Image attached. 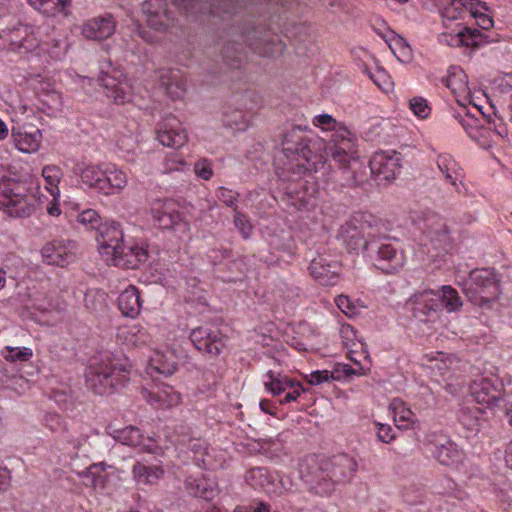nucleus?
Segmentation results:
<instances>
[{
    "label": "nucleus",
    "mask_w": 512,
    "mask_h": 512,
    "mask_svg": "<svg viewBox=\"0 0 512 512\" xmlns=\"http://www.w3.org/2000/svg\"><path fill=\"white\" fill-rule=\"evenodd\" d=\"M312 140L300 126L286 131L281 142L282 149L274 160L276 174L287 181H296L312 172H317L325 161L311 146Z\"/></svg>",
    "instance_id": "obj_1"
},
{
    "label": "nucleus",
    "mask_w": 512,
    "mask_h": 512,
    "mask_svg": "<svg viewBox=\"0 0 512 512\" xmlns=\"http://www.w3.org/2000/svg\"><path fill=\"white\" fill-rule=\"evenodd\" d=\"M223 41L221 55L223 61L233 67H239L244 55L245 44L255 53L271 57L282 53L284 44L280 37L263 25L244 24L224 31L220 36Z\"/></svg>",
    "instance_id": "obj_2"
},
{
    "label": "nucleus",
    "mask_w": 512,
    "mask_h": 512,
    "mask_svg": "<svg viewBox=\"0 0 512 512\" xmlns=\"http://www.w3.org/2000/svg\"><path fill=\"white\" fill-rule=\"evenodd\" d=\"M123 237L124 234L118 222H104L97 231L96 237L100 254L110 265L135 269L147 260L148 252L142 246L126 247Z\"/></svg>",
    "instance_id": "obj_3"
},
{
    "label": "nucleus",
    "mask_w": 512,
    "mask_h": 512,
    "mask_svg": "<svg viewBox=\"0 0 512 512\" xmlns=\"http://www.w3.org/2000/svg\"><path fill=\"white\" fill-rule=\"evenodd\" d=\"M87 389L95 394L105 395L118 391L129 380L125 364L108 353L93 356L85 370Z\"/></svg>",
    "instance_id": "obj_4"
},
{
    "label": "nucleus",
    "mask_w": 512,
    "mask_h": 512,
    "mask_svg": "<svg viewBox=\"0 0 512 512\" xmlns=\"http://www.w3.org/2000/svg\"><path fill=\"white\" fill-rule=\"evenodd\" d=\"M504 290L498 274L491 268L471 271L463 287L468 301L482 310L493 309Z\"/></svg>",
    "instance_id": "obj_5"
},
{
    "label": "nucleus",
    "mask_w": 512,
    "mask_h": 512,
    "mask_svg": "<svg viewBox=\"0 0 512 512\" xmlns=\"http://www.w3.org/2000/svg\"><path fill=\"white\" fill-rule=\"evenodd\" d=\"M325 153L331 158L342 174L343 185L352 186L357 183L356 170L361 166L359 158L355 156V144L352 134L346 128H340L332 134L331 140L325 146Z\"/></svg>",
    "instance_id": "obj_6"
},
{
    "label": "nucleus",
    "mask_w": 512,
    "mask_h": 512,
    "mask_svg": "<svg viewBox=\"0 0 512 512\" xmlns=\"http://www.w3.org/2000/svg\"><path fill=\"white\" fill-rule=\"evenodd\" d=\"M39 198L30 184L3 177L0 182V209L13 217H29L37 206Z\"/></svg>",
    "instance_id": "obj_7"
},
{
    "label": "nucleus",
    "mask_w": 512,
    "mask_h": 512,
    "mask_svg": "<svg viewBox=\"0 0 512 512\" xmlns=\"http://www.w3.org/2000/svg\"><path fill=\"white\" fill-rule=\"evenodd\" d=\"M367 256L377 269L386 274L398 272L405 263L399 241L386 234H376L370 239Z\"/></svg>",
    "instance_id": "obj_8"
},
{
    "label": "nucleus",
    "mask_w": 512,
    "mask_h": 512,
    "mask_svg": "<svg viewBox=\"0 0 512 512\" xmlns=\"http://www.w3.org/2000/svg\"><path fill=\"white\" fill-rule=\"evenodd\" d=\"M413 316L421 322H434L441 311L440 294L432 290H425L413 295L408 302Z\"/></svg>",
    "instance_id": "obj_9"
},
{
    "label": "nucleus",
    "mask_w": 512,
    "mask_h": 512,
    "mask_svg": "<svg viewBox=\"0 0 512 512\" xmlns=\"http://www.w3.org/2000/svg\"><path fill=\"white\" fill-rule=\"evenodd\" d=\"M429 450L435 460L444 466H454L461 462L463 453L457 444L444 434H431L428 438Z\"/></svg>",
    "instance_id": "obj_10"
},
{
    "label": "nucleus",
    "mask_w": 512,
    "mask_h": 512,
    "mask_svg": "<svg viewBox=\"0 0 512 512\" xmlns=\"http://www.w3.org/2000/svg\"><path fill=\"white\" fill-rule=\"evenodd\" d=\"M369 168L377 180H393L402 168L401 153L376 152L369 161Z\"/></svg>",
    "instance_id": "obj_11"
},
{
    "label": "nucleus",
    "mask_w": 512,
    "mask_h": 512,
    "mask_svg": "<svg viewBox=\"0 0 512 512\" xmlns=\"http://www.w3.org/2000/svg\"><path fill=\"white\" fill-rule=\"evenodd\" d=\"M189 338L198 351L212 356H218L225 347L221 333L208 327L192 329Z\"/></svg>",
    "instance_id": "obj_12"
},
{
    "label": "nucleus",
    "mask_w": 512,
    "mask_h": 512,
    "mask_svg": "<svg viewBox=\"0 0 512 512\" xmlns=\"http://www.w3.org/2000/svg\"><path fill=\"white\" fill-rule=\"evenodd\" d=\"M470 392L477 403L495 405L501 398L502 385L497 378L478 377L470 384Z\"/></svg>",
    "instance_id": "obj_13"
},
{
    "label": "nucleus",
    "mask_w": 512,
    "mask_h": 512,
    "mask_svg": "<svg viewBox=\"0 0 512 512\" xmlns=\"http://www.w3.org/2000/svg\"><path fill=\"white\" fill-rule=\"evenodd\" d=\"M151 215L162 229L172 230L183 222L177 203L172 199L156 200L151 207Z\"/></svg>",
    "instance_id": "obj_14"
},
{
    "label": "nucleus",
    "mask_w": 512,
    "mask_h": 512,
    "mask_svg": "<svg viewBox=\"0 0 512 512\" xmlns=\"http://www.w3.org/2000/svg\"><path fill=\"white\" fill-rule=\"evenodd\" d=\"M73 247L74 242L72 241H52L46 243L41 249L43 262L48 265L64 267L74 259V254L71 251Z\"/></svg>",
    "instance_id": "obj_15"
},
{
    "label": "nucleus",
    "mask_w": 512,
    "mask_h": 512,
    "mask_svg": "<svg viewBox=\"0 0 512 512\" xmlns=\"http://www.w3.org/2000/svg\"><path fill=\"white\" fill-rule=\"evenodd\" d=\"M141 11L146 17L147 24L157 31L165 30L171 19L165 0H145L141 5Z\"/></svg>",
    "instance_id": "obj_16"
},
{
    "label": "nucleus",
    "mask_w": 512,
    "mask_h": 512,
    "mask_svg": "<svg viewBox=\"0 0 512 512\" xmlns=\"http://www.w3.org/2000/svg\"><path fill=\"white\" fill-rule=\"evenodd\" d=\"M97 81L108 98L116 103H124L127 100L128 86L120 72L114 71V74H110L102 71Z\"/></svg>",
    "instance_id": "obj_17"
},
{
    "label": "nucleus",
    "mask_w": 512,
    "mask_h": 512,
    "mask_svg": "<svg viewBox=\"0 0 512 512\" xmlns=\"http://www.w3.org/2000/svg\"><path fill=\"white\" fill-rule=\"evenodd\" d=\"M339 268L336 261H329L323 256L314 258L309 265L311 276L324 286H333L337 283Z\"/></svg>",
    "instance_id": "obj_18"
},
{
    "label": "nucleus",
    "mask_w": 512,
    "mask_h": 512,
    "mask_svg": "<svg viewBox=\"0 0 512 512\" xmlns=\"http://www.w3.org/2000/svg\"><path fill=\"white\" fill-rule=\"evenodd\" d=\"M157 139L167 147L180 148L187 141V133L180 128V123L174 117H169L160 124L157 130Z\"/></svg>",
    "instance_id": "obj_19"
},
{
    "label": "nucleus",
    "mask_w": 512,
    "mask_h": 512,
    "mask_svg": "<svg viewBox=\"0 0 512 512\" xmlns=\"http://www.w3.org/2000/svg\"><path fill=\"white\" fill-rule=\"evenodd\" d=\"M11 137L15 147L24 153L36 152L41 144L42 133L31 125L13 128Z\"/></svg>",
    "instance_id": "obj_20"
},
{
    "label": "nucleus",
    "mask_w": 512,
    "mask_h": 512,
    "mask_svg": "<svg viewBox=\"0 0 512 512\" xmlns=\"http://www.w3.org/2000/svg\"><path fill=\"white\" fill-rule=\"evenodd\" d=\"M115 31V21L112 15L92 18L82 26V35L91 40H105Z\"/></svg>",
    "instance_id": "obj_21"
},
{
    "label": "nucleus",
    "mask_w": 512,
    "mask_h": 512,
    "mask_svg": "<svg viewBox=\"0 0 512 512\" xmlns=\"http://www.w3.org/2000/svg\"><path fill=\"white\" fill-rule=\"evenodd\" d=\"M373 235L369 232L367 237H365L362 230L352 222L342 225L339 231V237L348 251L363 250L366 254L368 252V244Z\"/></svg>",
    "instance_id": "obj_22"
},
{
    "label": "nucleus",
    "mask_w": 512,
    "mask_h": 512,
    "mask_svg": "<svg viewBox=\"0 0 512 512\" xmlns=\"http://www.w3.org/2000/svg\"><path fill=\"white\" fill-rule=\"evenodd\" d=\"M73 173L81 178V181L89 189L97 193L103 194V187L105 181L103 170L93 164H86L84 162L76 163L73 167Z\"/></svg>",
    "instance_id": "obj_23"
},
{
    "label": "nucleus",
    "mask_w": 512,
    "mask_h": 512,
    "mask_svg": "<svg viewBox=\"0 0 512 512\" xmlns=\"http://www.w3.org/2000/svg\"><path fill=\"white\" fill-rule=\"evenodd\" d=\"M437 167L445 180L455 188V191L459 194L462 193L463 169L459 163L450 154H440L437 157Z\"/></svg>",
    "instance_id": "obj_24"
},
{
    "label": "nucleus",
    "mask_w": 512,
    "mask_h": 512,
    "mask_svg": "<svg viewBox=\"0 0 512 512\" xmlns=\"http://www.w3.org/2000/svg\"><path fill=\"white\" fill-rule=\"evenodd\" d=\"M487 412L476 406H464L459 410L458 421L470 434H477L487 423Z\"/></svg>",
    "instance_id": "obj_25"
},
{
    "label": "nucleus",
    "mask_w": 512,
    "mask_h": 512,
    "mask_svg": "<svg viewBox=\"0 0 512 512\" xmlns=\"http://www.w3.org/2000/svg\"><path fill=\"white\" fill-rule=\"evenodd\" d=\"M329 477L334 482L350 479L357 470L356 461L346 454L334 457Z\"/></svg>",
    "instance_id": "obj_26"
},
{
    "label": "nucleus",
    "mask_w": 512,
    "mask_h": 512,
    "mask_svg": "<svg viewBox=\"0 0 512 512\" xmlns=\"http://www.w3.org/2000/svg\"><path fill=\"white\" fill-rule=\"evenodd\" d=\"M118 307L122 315L134 318L141 310L139 290L135 286H129L118 297Z\"/></svg>",
    "instance_id": "obj_27"
},
{
    "label": "nucleus",
    "mask_w": 512,
    "mask_h": 512,
    "mask_svg": "<svg viewBox=\"0 0 512 512\" xmlns=\"http://www.w3.org/2000/svg\"><path fill=\"white\" fill-rule=\"evenodd\" d=\"M160 85L165 89L166 93L173 99L183 97L186 87L179 73L174 70L163 71L160 75Z\"/></svg>",
    "instance_id": "obj_28"
},
{
    "label": "nucleus",
    "mask_w": 512,
    "mask_h": 512,
    "mask_svg": "<svg viewBox=\"0 0 512 512\" xmlns=\"http://www.w3.org/2000/svg\"><path fill=\"white\" fill-rule=\"evenodd\" d=\"M378 34L387 43L393 54L400 62L408 63L412 60V50L402 36L394 31H391L390 37H387L380 32Z\"/></svg>",
    "instance_id": "obj_29"
},
{
    "label": "nucleus",
    "mask_w": 512,
    "mask_h": 512,
    "mask_svg": "<svg viewBox=\"0 0 512 512\" xmlns=\"http://www.w3.org/2000/svg\"><path fill=\"white\" fill-rule=\"evenodd\" d=\"M105 187H103V194L108 196L120 190H123L127 185V178L123 171L114 166L107 167L103 170Z\"/></svg>",
    "instance_id": "obj_30"
},
{
    "label": "nucleus",
    "mask_w": 512,
    "mask_h": 512,
    "mask_svg": "<svg viewBox=\"0 0 512 512\" xmlns=\"http://www.w3.org/2000/svg\"><path fill=\"white\" fill-rule=\"evenodd\" d=\"M267 380L264 381L265 388L273 395L282 394L288 388L301 387V383L288 378L280 373L275 374L269 370L266 373Z\"/></svg>",
    "instance_id": "obj_31"
},
{
    "label": "nucleus",
    "mask_w": 512,
    "mask_h": 512,
    "mask_svg": "<svg viewBox=\"0 0 512 512\" xmlns=\"http://www.w3.org/2000/svg\"><path fill=\"white\" fill-rule=\"evenodd\" d=\"M442 83L454 94L468 90L467 76L460 67H450L447 76L442 78Z\"/></svg>",
    "instance_id": "obj_32"
},
{
    "label": "nucleus",
    "mask_w": 512,
    "mask_h": 512,
    "mask_svg": "<svg viewBox=\"0 0 512 512\" xmlns=\"http://www.w3.org/2000/svg\"><path fill=\"white\" fill-rule=\"evenodd\" d=\"M427 237L435 248H446L450 245L451 237L447 225L441 220L434 223L427 231Z\"/></svg>",
    "instance_id": "obj_33"
},
{
    "label": "nucleus",
    "mask_w": 512,
    "mask_h": 512,
    "mask_svg": "<svg viewBox=\"0 0 512 512\" xmlns=\"http://www.w3.org/2000/svg\"><path fill=\"white\" fill-rule=\"evenodd\" d=\"M222 121L225 127L235 131H244L248 127L244 112L230 106L224 109Z\"/></svg>",
    "instance_id": "obj_34"
},
{
    "label": "nucleus",
    "mask_w": 512,
    "mask_h": 512,
    "mask_svg": "<svg viewBox=\"0 0 512 512\" xmlns=\"http://www.w3.org/2000/svg\"><path fill=\"white\" fill-rule=\"evenodd\" d=\"M28 3L47 16H55L63 12L71 4V0H28Z\"/></svg>",
    "instance_id": "obj_35"
},
{
    "label": "nucleus",
    "mask_w": 512,
    "mask_h": 512,
    "mask_svg": "<svg viewBox=\"0 0 512 512\" xmlns=\"http://www.w3.org/2000/svg\"><path fill=\"white\" fill-rule=\"evenodd\" d=\"M106 293L100 290H89L85 293V307L94 314L104 313L107 308Z\"/></svg>",
    "instance_id": "obj_36"
},
{
    "label": "nucleus",
    "mask_w": 512,
    "mask_h": 512,
    "mask_svg": "<svg viewBox=\"0 0 512 512\" xmlns=\"http://www.w3.org/2000/svg\"><path fill=\"white\" fill-rule=\"evenodd\" d=\"M0 353L6 361L11 363L28 362L33 356L32 349L28 347L6 346Z\"/></svg>",
    "instance_id": "obj_37"
},
{
    "label": "nucleus",
    "mask_w": 512,
    "mask_h": 512,
    "mask_svg": "<svg viewBox=\"0 0 512 512\" xmlns=\"http://www.w3.org/2000/svg\"><path fill=\"white\" fill-rule=\"evenodd\" d=\"M164 471L159 467H149L141 463H137L133 467L134 477L139 482L152 483L154 480L160 478Z\"/></svg>",
    "instance_id": "obj_38"
},
{
    "label": "nucleus",
    "mask_w": 512,
    "mask_h": 512,
    "mask_svg": "<svg viewBox=\"0 0 512 512\" xmlns=\"http://www.w3.org/2000/svg\"><path fill=\"white\" fill-rule=\"evenodd\" d=\"M441 308L445 307L448 312L459 310L463 303L458 292L451 286H443L440 294Z\"/></svg>",
    "instance_id": "obj_39"
},
{
    "label": "nucleus",
    "mask_w": 512,
    "mask_h": 512,
    "mask_svg": "<svg viewBox=\"0 0 512 512\" xmlns=\"http://www.w3.org/2000/svg\"><path fill=\"white\" fill-rule=\"evenodd\" d=\"M245 479L247 483L254 488L264 487L271 483L270 475L267 468L254 467L246 472Z\"/></svg>",
    "instance_id": "obj_40"
},
{
    "label": "nucleus",
    "mask_w": 512,
    "mask_h": 512,
    "mask_svg": "<svg viewBox=\"0 0 512 512\" xmlns=\"http://www.w3.org/2000/svg\"><path fill=\"white\" fill-rule=\"evenodd\" d=\"M77 221L87 229L98 231L104 223L101 216L94 209H86L78 214Z\"/></svg>",
    "instance_id": "obj_41"
},
{
    "label": "nucleus",
    "mask_w": 512,
    "mask_h": 512,
    "mask_svg": "<svg viewBox=\"0 0 512 512\" xmlns=\"http://www.w3.org/2000/svg\"><path fill=\"white\" fill-rule=\"evenodd\" d=\"M154 361V369L165 376H171L177 370V364L172 358H168L166 355L157 354Z\"/></svg>",
    "instance_id": "obj_42"
},
{
    "label": "nucleus",
    "mask_w": 512,
    "mask_h": 512,
    "mask_svg": "<svg viewBox=\"0 0 512 512\" xmlns=\"http://www.w3.org/2000/svg\"><path fill=\"white\" fill-rule=\"evenodd\" d=\"M339 369H335L332 372L328 370H316L310 374L309 383L311 385H320L330 380H340L341 375L338 374Z\"/></svg>",
    "instance_id": "obj_43"
},
{
    "label": "nucleus",
    "mask_w": 512,
    "mask_h": 512,
    "mask_svg": "<svg viewBox=\"0 0 512 512\" xmlns=\"http://www.w3.org/2000/svg\"><path fill=\"white\" fill-rule=\"evenodd\" d=\"M409 107L412 112L420 118H426L431 112V108L428 106L427 100L420 96L410 99Z\"/></svg>",
    "instance_id": "obj_44"
},
{
    "label": "nucleus",
    "mask_w": 512,
    "mask_h": 512,
    "mask_svg": "<svg viewBox=\"0 0 512 512\" xmlns=\"http://www.w3.org/2000/svg\"><path fill=\"white\" fill-rule=\"evenodd\" d=\"M42 176L51 186H56L62 176L61 169L56 165H47L42 169Z\"/></svg>",
    "instance_id": "obj_45"
},
{
    "label": "nucleus",
    "mask_w": 512,
    "mask_h": 512,
    "mask_svg": "<svg viewBox=\"0 0 512 512\" xmlns=\"http://www.w3.org/2000/svg\"><path fill=\"white\" fill-rule=\"evenodd\" d=\"M234 224L244 238H248L250 236L252 232V226L248 222L247 217L243 213L235 211Z\"/></svg>",
    "instance_id": "obj_46"
},
{
    "label": "nucleus",
    "mask_w": 512,
    "mask_h": 512,
    "mask_svg": "<svg viewBox=\"0 0 512 512\" xmlns=\"http://www.w3.org/2000/svg\"><path fill=\"white\" fill-rule=\"evenodd\" d=\"M440 41L454 47L468 46L470 44L465 39V34L459 33V31L455 35L442 34Z\"/></svg>",
    "instance_id": "obj_47"
},
{
    "label": "nucleus",
    "mask_w": 512,
    "mask_h": 512,
    "mask_svg": "<svg viewBox=\"0 0 512 512\" xmlns=\"http://www.w3.org/2000/svg\"><path fill=\"white\" fill-rule=\"evenodd\" d=\"M237 196L238 194L225 187H219L217 190L218 199L229 207H236Z\"/></svg>",
    "instance_id": "obj_48"
},
{
    "label": "nucleus",
    "mask_w": 512,
    "mask_h": 512,
    "mask_svg": "<svg viewBox=\"0 0 512 512\" xmlns=\"http://www.w3.org/2000/svg\"><path fill=\"white\" fill-rule=\"evenodd\" d=\"M338 308L346 315L352 316L355 313V306L348 296L340 295L336 298Z\"/></svg>",
    "instance_id": "obj_49"
},
{
    "label": "nucleus",
    "mask_w": 512,
    "mask_h": 512,
    "mask_svg": "<svg viewBox=\"0 0 512 512\" xmlns=\"http://www.w3.org/2000/svg\"><path fill=\"white\" fill-rule=\"evenodd\" d=\"M451 6L458 10L460 7L467 9L468 6H479L485 11H489L487 3L479 0H451Z\"/></svg>",
    "instance_id": "obj_50"
},
{
    "label": "nucleus",
    "mask_w": 512,
    "mask_h": 512,
    "mask_svg": "<svg viewBox=\"0 0 512 512\" xmlns=\"http://www.w3.org/2000/svg\"><path fill=\"white\" fill-rule=\"evenodd\" d=\"M377 438L383 443H390L394 439V434L391 426L378 423Z\"/></svg>",
    "instance_id": "obj_51"
},
{
    "label": "nucleus",
    "mask_w": 512,
    "mask_h": 512,
    "mask_svg": "<svg viewBox=\"0 0 512 512\" xmlns=\"http://www.w3.org/2000/svg\"><path fill=\"white\" fill-rule=\"evenodd\" d=\"M413 414L410 410H403L399 417H395L396 425L399 429H408L413 424Z\"/></svg>",
    "instance_id": "obj_52"
},
{
    "label": "nucleus",
    "mask_w": 512,
    "mask_h": 512,
    "mask_svg": "<svg viewBox=\"0 0 512 512\" xmlns=\"http://www.w3.org/2000/svg\"><path fill=\"white\" fill-rule=\"evenodd\" d=\"M458 31L465 34V39L470 43L467 47L477 45V39L481 36V32L478 29L462 27Z\"/></svg>",
    "instance_id": "obj_53"
},
{
    "label": "nucleus",
    "mask_w": 512,
    "mask_h": 512,
    "mask_svg": "<svg viewBox=\"0 0 512 512\" xmlns=\"http://www.w3.org/2000/svg\"><path fill=\"white\" fill-rule=\"evenodd\" d=\"M197 490L194 492V495L199 498H203L205 500H210L214 497V490L212 488H207L205 486L202 487L201 483H197Z\"/></svg>",
    "instance_id": "obj_54"
},
{
    "label": "nucleus",
    "mask_w": 512,
    "mask_h": 512,
    "mask_svg": "<svg viewBox=\"0 0 512 512\" xmlns=\"http://www.w3.org/2000/svg\"><path fill=\"white\" fill-rule=\"evenodd\" d=\"M315 119L317 125L326 127L328 129L333 128L336 124V120L329 114L318 115Z\"/></svg>",
    "instance_id": "obj_55"
},
{
    "label": "nucleus",
    "mask_w": 512,
    "mask_h": 512,
    "mask_svg": "<svg viewBox=\"0 0 512 512\" xmlns=\"http://www.w3.org/2000/svg\"><path fill=\"white\" fill-rule=\"evenodd\" d=\"M10 471L0 467V493L5 492L10 486Z\"/></svg>",
    "instance_id": "obj_56"
},
{
    "label": "nucleus",
    "mask_w": 512,
    "mask_h": 512,
    "mask_svg": "<svg viewBox=\"0 0 512 512\" xmlns=\"http://www.w3.org/2000/svg\"><path fill=\"white\" fill-rule=\"evenodd\" d=\"M128 433L129 437L124 436L125 440L129 441V444H135L140 440V430L133 426L127 427L122 431V434Z\"/></svg>",
    "instance_id": "obj_57"
},
{
    "label": "nucleus",
    "mask_w": 512,
    "mask_h": 512,
    "mask_svg": "<svg viewBox=\"0 0 512 512\" xmlns=\"http://www.w3.org/2000/svg\"><path fill=\"white\" fill-rule=\"evenodd\" d=\"M503 411V422L512 428V398L505 401Z\"/></svg>",
    "instance_id": "obj_58"
},
{
    "label": "nucleus",
    "mask_w": 512,
    "mask_h": 512,
    "mask_svg": "<svg viewBox=\"0 0 512 512\" xmlns=\"http://www.w3.org/2000/svg\"><path fill=\"white\" fill-rule=\"evenodd\" d=\"M476 22L477 25L484 30H489L494 25L493 19L485 13L478 15Z\"/></svg>",
    "instance_id": "obj_59"
},
{
    "label": "nucleus",
    "mask_w": 512,
    "mask_h": 512,
    "mask_svg": "<svg viewBox=\"0 0 512 512\" xmlns=\"http://www.w3.org/2000/svg\"><path fill=\"white\" fill-rule=\"evenodd\" d=\"M293 391L291 392H288L284 398L282 400H280V404H286V403H289L291 401H295L300 395L302 392H304L305 390L301 387H295V388H292Z\"/></svg>",
    "instance_id": "obj_60"
},
{
    "label": "nucleus",
    "mask_w": 512,
    "mask_h": 512,
    "mask_svg": "<svg viewBox=\"0 0 512 512\" xmlns=\"http://www.w3.org/2000/svg\"><path fill=\"white\" fill-rule=\"evenodd\" d=\"M195 172L204 180L210 179L213 174L210 167L204 165L200 167V164L195 165Z\"/></svg>",
    "instance_id": "obj_61"
},
{
    "label": "nucleus",
    "mask_w": 512,
    "mask_h": 512,
    "mask_svg": "<svg viewBox=\"0 0 512 512\" xmlns=\"http://www.w3.org/2000/svg\"><path fill=\"white\" fill-rule=\"evenodd\" d=\"M107 467L105 462L95 463L87 468V472L93 477L98 476L101 471H104Z\"/></svg>",
    "instance_id": "obj_62"
},
{
    "label": "nucleus",
    "mask_w": 512,
    "mask_h": 512,
    "mask_svg": "<svg viewBox=\"0 0 512 512\" xmlns=\"http://www.w3.org/2000/svg\"><path fill=\"white\" fill-rule=\"evenodd\" d=\"M259 406L263 412L270 414L272 416H276V412L274 411L275 407L271 401L261 400V402L259 403Z\"/></svg>",
    "instance_id": "obj_63"
},
{
    "label": "nucleus",
    "mask_w": 512,
    "mask_h": 512,
    "mask_svg": "<svg viewBox=\"0 0 512 512\" xmlns=\"http://www.w3.org/2000/svg\"><path fill=\"white\" fill-rule=\"evenodd\" d=\"M505 462L506 465L512 469V441L508 444L505 450Z\"/></svg>",
    "instance_id": "obj_64"
}]
</instances>
